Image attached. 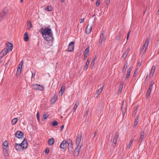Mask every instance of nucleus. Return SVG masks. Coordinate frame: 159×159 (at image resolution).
<instances>
[{
  "label": "nucleus",
  "mask_w": 159,
  "mask_h": 159,
  "mask_svg": "<svg viewBox=\"0 0 159 159\" xmlns=\"http://www.w3.org/2000/svg\"><path fill=\"white\" fill-rule=\"evenodd\" d=\"M41 32L44 39L49 43L52 42L53 37L51 29L49 27L42 28L41 29Z\"/></svg>",
  "instance_id": "obj_1"
},
{
  "label": "nucleus",
  "mask_w": 159,
  "mask_h": 159,
  "mask_svg": "<svg viewBox=\"0 0 159 159\" xmlns=\"http://www.w3.org/2000/svg\"><path fill=\"white\" fill-rule=\"evenodd\" d=\"M28 146V143L26 140L24 139L20 144L15 143L14 147L16 150L19 152H22Z\"/></svg>",
  "instance_id": "obj_2"
},
{
  "label": "nucleus",
  "mask_w": 159,
  "mask_h": 159,
  "mask_svg": "<svg viewBox=\"0 0 159 159\" xmlns=\"http://www.w3.org/2000/svg\"><path fill=\"white\" fill-rule=\"evenodd\" d=\"M13 48V44L9 43L7 44V48L4 49L0 53V58H2L4 56L6 55L9 51H11Z\"/></svg>",
  "instance_id": "obj_3"
},
{
  "label": "nucleus",
  "mask_w": 159,
  "mask_h": 159,
  "mask_svg": "<svg viewBox=\"0 0 159 159\" xmlns=\"http://www.w3.org/2000/svg\"><path fill=\"white\" fill-rule=\"evenodd\" d=\"M32 87L33 89L37 90L43 91L44 89L43 86L38 84H33Z\"/></svg>",
  "instance_id": "obj_4"
},
{
  "label": "nucleus",
  "mask_w": 159,
  "mask_h": 159,
  "mask_svg": "<svg viewBox=\"0 0 159 159\" xmlns=\"http://www.w3.org/2000/svg\"><path fill=\"white\" fill-rule=\"evenodd\" d=\"M149 41L147 39L145 41L143 47L142 49L141 52H143V53H144L147 50V49L148 48V46L149 44Z\"/></svg>",
  "instance_id": "obj_5"
},
{
  "label": "nucleus",
  "mask_w": 159,
  "mask_h": 159,
  "mask_svg": "<svg viewBox=\"0 0 159 159\" xmlns=\"http://www.w3.org/2000/svg\"><path fill=\"white\" fill-rule=\"evenodd\" d=\"M23 64V61H22L19 64L18 67L17 68V74L19 75H20L21 71V68Z\"/></svg>",
  "instance_id": "obj_6"
},
{
  "label": "nucleus",
  "mask_w": 159,
  "mask_h": 159,
  "mask_svg": "<svg viewBox=\"0 0 159 159\" xmlns=\"http://www.w3.org/2000/svg\"><path fill=\"white\" fill-rule=\"evenodd\" d=\"M15 136L18 139H21L24 136V133L21 131H17L15 134Z\"/></svg>",
  "instance_id": "obj_7"
},
{
  "label": "nucleus",
  "mask_w": 159,
  "mask_h": 159,
  "mask_svg": "<svg viewBox=\"0 0 159 159\" xmlns=\"http://www.w3.org/2000/svg\"><path fill=\"white\" fill-rule=\"evenodd\" d=\"M75 42H71L69 45L67 51L68 52H72L74 50V45Z\"/></svg>",
  "instance_id": "obj_8"
},
{
  "label": "nucleus",
  "mask_w": 159,
  "mask_h": 159,
  "mask_svg": "<svg viewBox=\"0 0 159 159\" xmlns=\"http://www.w3.org/2000/svg\"><path fill=\"white\" fill-rule=\"evenodd\" d=\"M82 147V145H77V148L75 149V151L74 152L75 155V156H78L80 150Z\"/></svg>",
  "instance_id": "obj_9"
},
{
  "label": "nucleus",
  "mask_w": 159,
  "mask_h": 159,
  "mask_svg": "<svg viewBox=\"0 0 159 159\" xmlns=\"http://www.w3.org/2000/svg\"><path fill=\"white\" fill-rule=\"evenodd\" d=\"M119 137V134H118V133H116L114 139L113 140V143L114 145H115V146H114V147L116 146L117 142V139H118Z\"/></svg>",
  "instance_id": "obj_10"
},
{
  "label": "nucleus",
  "mask_w": 159,
  "mask_h": 159,
  "mask_svg": "<svg viewBox=\"0 0 159 159\" xmlns=\"http://www.w3.org/2000/svg\"><path fill=\"white\" fill-rule=\"evenodd\" d=\"M81 139V135L80 134H79L77 136L76 141V143L77 145H82L80 144V142Z\"/></svg>",
  "instance_id": "obj_11"
},
{
  "label": "nucleus",
  "mask_w": 159,
  "mask_h": 159,
  "mask_svg": "<svg viewBox=\"0 0 159 159\" xmlns=\"http://www.w3.org/2000/svg\"><path fill=\"white\" fill-rule=\"evenodd\" d=\"M8 151H9V148H3V152L4 155V156L5 157H8L9 154H8Z\"/></svg>",
  "instance_id": "obj_12"
},
{
  "label": "nucleus",
  "mask_w": 159,
  "mask_h": 159,
  "mask_svg": "<svg viewBox=\"0 0 159 159\" xmlns=\"http://www.w3.org/2000/svg\"><path fill=\"white\" fill-rule=\"evenodd\" d=\"M66 141L64 140L61 143L60 147L63 149H65L66 148Z\"/></svg>",
  "instance_id": "obj_13"
},
{
  "label": "nucleus",
  "mask_w": 159,
  "mask_h": 159,
  "mask_svg": "<svg viewBox=\"0 0 159 159\" xmlns=\"http://www.w3.org/2000/svg\"><path fill=\"white\" fill-rule=\"evenodd\" d=\"M155 66H153L151 68V72L149 74V76L150 77H152L153 75L154 72L155 70Z\"/></svg>",
  "instance_id": "obj_14"
},
{
  "label": "nucleus",
  "mask_w": 159,
  "mask_h": 159,
  "mask_svg": "<svg viewBox=\"0 0 159 159\" xmlns=\"http://www.w3.org/2000/svg\"><path fill=\"white\" fill-rule=\"evenodd\" d=\"M92 27L91 26H89L88 25L86 27V29L85 30V32L86 33L88 34H89L90 33L92 30Z\"/></svg>",
  "instance_id": "obj_15"
},
{
  "label": "nucleus",
  "mask_w": 159,
  "mask_h": 159,
  "mask_svg": "<svg viewBox=\"0 0 159 159\" xmlns=\"http://www.w3.org/2000/svg\"><path fill=\"white\" fill-rule=\"evenodd\" d=\"M100 85V88L97 91V93L98 94L97 96H98L100 94L102 91L103 88V84H101Z\"/></svg>",
  "instance_id": "obj_16"
},
{
  "label": "nucleus",
  "mask_w": 159,
  "mask_h": 159,
  "mask_svg": "<svg viewBox=\"0 0 159 159\" xmlns=\"http://www.w3.org/2000/svg\"><path fill=\"white\" fill-rule=\"evenodd\" d=\"M123 85H124V83L123 82L121 83V84H120V85L119 86V89H118V92L117 93L118 95H119L121 91L122 90Z\"/></svg>",
  "instance_id": "obj_17"
},
{
  "label": "nucleus",
  "mask_w": 159,
  "mask_h": 159,
  "mask_svg": "<svg viewBox=\"0 0 159 159\" xmlns=\"http://www.w3.org/2000/svg\"><path fill=\"white\" fill-rule=\"evenodd\" d=\"M144 135V131H142L141 132L140 134V137L139 142L141 143L142 142V140L143 139Z\"/></svg>",
  "instance_id": "obj_18"
},
{
  "label": "nucleus",
  "mask_w": 159,
  "mask_h": 159,
  "mask_svg": "<svg viewBox=\"0 0 159 159\" xmlns=\"http://www.w3.org/2000/svg\"><path fill=\"white\" fill-rule=\"evenodd\" d=\"M65 88V86L64 85H62L61 90L59 92V94L60 95H61V96H62V94L63 93L64 90Z\"/></svg>",
  "instance_id": "obj_19"
},
{
  "label": "nucleus",
  "mask_w": 159,
  "mask_h": 159,
  "mask_svg": "<svg viewBox=\"0 0 159 159\" xmlns=\"http://www.w3.org/2000/svg\"><path fill=\"white\" fill-rule=\"evenodd\" d=\"M55 142L54 139L53 138L50 139L48 141V143L49 145H52Z\"/></svg>",
  "instance_id": "obj_20"
},
{
  "label": "nucleus",
  "mask_w": 159,
  "mask_h": 159,
  "mask_svg": "<svg viewBox=\"0 0 159 159\" xmlns=\"http://www.w3.org/2000/svg\"><path fill=\"white\" fill-rule=\"evenodd\" d=\"M132 69V67H130L129 69L127 70V74L126 77V79L128 78L130 74V72Z\"/></svg>",
  "instance_id": "obj_21"
},
{
  "label": "nucleus",
  "mask_w": 159,
  "mask_h": 159,
  "mask_svg": "<svg viewBox=\"0 0 159 159\" xmlns=\"http://www.w3.org/2000/svg\"><path fill=\"white\" fill-rule=\"evenodd\" d=\"M129 49L128 48L125 51L124 54L123 55L122 57L124 59H125L127 57V55L129 53Z\"/></svg>",
  "instance_id": "obj_22"
},
{
  "label": "nucleus",
  "mask_w": 159,
  "mask_h": 159,
  "mask_svg": "<svg viewBox=\"0 0 159 159\" xmlns=\"http://www.w3.org/2000/svg\"><path fill=\"white\" fill-rule=\"evenodd\" d=\"M152 88V85H150L149 88L148 89V91L147 93V96H149L150 95Z\"/></svg>",
  "instance_id": "obj_23"
},
{
  "label": "nucleus",
  "mask_w": 159,
  "mask_h": 159,
  "mask_svg": "<svg viewBox=\"0 0 159 159\" xmlns=\"http://www.w3.org/2000/svg\"><path fill=\"white\" fill-rule=\"evenodd\" d=\"M3 148H9V145H8V142L7 141H5L3 143Z\"/></svg>",
  "instance_id": "obj_24"
},
{
  "label": "nucleus",
  "mask_w": 159,
  "mask_h": 159,
  "mask_svg": "<svg viewBox=\"0 0 159 159\" xmlns=\"http://www.w3.org/2000/svg\"><path fill=\"white\" fill-rule=\"evenodd\" d=\"M29 35L27 32H25V34L24 40L25 42L29 41Z\"/></svg>",
  "instance_id": "obj_25"
},
{
  "label": "nucleus",
  "mask_w": 159,
  "mask_h": 159,
  "mask_svg": "<svg viewBox=\"0 0 159 159\" xmlns=\"http://www.w3.org/2000/svg\"><path fill=\"white\" fill-rule=\"evenodd\" d=\"M7 11L6 9L3 10L2 12L0 13V14L1 15L3 16L4 17V16L6 15L7 13Z\"/></svg>",
  "instance_id": "obj_26"
},
{
  "label": "nucleus",
  "mask_w": 159,
  "mask_h": 159,
  "mask_svg": "<svg viewBox=\"0 0 159 159\" xmlns=\"http://www.w3.org/2000/svg\"><path fill=\"white\" fill-rule=\"evenodd\" d=\"M52 10V7L50 6H48L46 7L45 9V10L48 11H51Z\"/></svg>",
  "instance_id": "obj_27"
},
{
  "label": "nucleus",
  "mask_w": 159,
  "mask_h": 159,
  "mask_svg": "<svg viewBox=\"0 0 159 159\" xmlns=\"http://www.w3.org/2000/svg\"><path fill=\"white\" fill-rule=\"evenodd\" d=\"M104 32L102 33L100 35V37L99 40V42L101 43H102V41L104 38Z\"/></svg>",
  "instance_id": "obj_28"
},
{
  "label": "nucleus",
  "mask_w": 159,
  "mask_h": 159,
  "mask_svg": "<svg viewBox=\"0 0 159 159\" xmlns=\"http://www.w3.org/2000/svg\"><path fill=\"white\" fill-rule=\"evenodd\" d=\"M79 104V101H77L76 102L75 105L74 106V112H75Z\"/></svg>",
  "instance_id": "obj_29"
},
{
  "label": "nucleus",
  "mask_w": 159,
  "mask_h": 159,
  "mask_svg": "<svg viewBox=\"0 0 159 159\" xmlns=\"http://www.w3.org/2000/svg\"><path fill=\"white\" fill-rule=\"evenodd\" d=\"M127 62H125L122 70L123 72H125V71L126 68L127 67Z\"/></svg>",
  "instance_id": "obj_30"
},
{
  "label": "nucleus",
  "mask_w": 159,
  "mask_h": 159,
  "mask_svg": "<svg viewBox=\"0 0 159 159\" xmlns=\"http://www.w3.org/2000/svg\"><path fill=\"white\" fill-rule=\"evenodd\" d=\"M133 139H131L130 142H129V143L127 147V148L129 149L130 148L131 145L133 144Z\"/></svg>",
  "instance_id": "obj_31"
},
{
  "label": "nucleus",
  "mask_w": 159,
  "mask_h": 159,
  "mask_svg": "<svg viewBox=\"0 0 159 159\" xmlns=\"http://www.w3.org/2000/svg\"><path fill=\"white\" fill-rule=\"evenodd\" d=\"M67 143L69 145H70L73 148V145L72 141L70 139H69L67 140Z\"/></svg>",
  "instance_id": "obj_32"
},
{
  "label": "nucleus",
  "mask_w": 159,
  "mask_h": 159,
  "mask_svg": "<svg viewBox=\"0 0 159 159\" xmlns=\"http://www.w3.org/2000/svg\"><path fill=\"white\" fill-rule=\"evenodd\" d=\"M32 27V25L31 22L29 21L27 24V29L28 30H30Z\"/></svg>",
  "instance_id": "obj_33"
},
{
  "label": "nucleus",
  "mask_w": 159,
  "mask_h": 159,
  "mask_svg": "<svg viewBox=\"0 0 159 159\" xmlns=\"http://www.w3.org/2000/svg\"><path fill=\"white\" fill-rule=\"evenodd\" d=\"M18 120L17 118H15L13 119L11 123L13 125H15L17 122Z\"/></svg>",
  "instance_id": "obj_34"
},
{
  "label": "nucleus",
  "mask_w": 159,
  "mask_h": 159,
  "mask_svg": "<svg viewBox=\"0 0 159 159\" xmlns=\"http://www.w3.org/2000/svg\"><path fill=\"white\" fill-rule=\"evenodd\" d=\"M57 100V97L56 96H54L52 98L51 100V102L52 103H54Z\"/></svg>",
  "instance_id": "obj_35"
},
{
  "label": "nucleus",
  "mask_w": 159,
  "mask_h": 159,
  "mask_svg": "<svg viewBox=\"0 0 159 159\" xmlns=\"http://www.w3.org/2000/svg\"><path fill=\"white\" fill-rule=\"evenodd\" d=\"M139 118V117L138 116L137 117V119L135 120L134 123V126H135L137 125V123H138V120Z\"/></svg>",
  "instance_id": "obj_36"
},
{
  "label": "nucleus",
  "mask_w": 159,
  "mask_h": 159,
  "mask_svg": "<svg viewBox=\"0 0 159 159\" xmlns=\"http://www.w3.org/2000/svg\"><path fill=\"white\" fill-rule=\"evenodd\" d=\"M89 51V47L86 48L85 50L84 53L88 54Z\"/></svg>",
  "instance_id": "obj_37"
},
{
  "label": "nucleus",
  "mask_w": 159,
  "mask_h": 159,
  "mask_svg": "<svg viewBox=\"0 0 159 159\" xmlns=\"http://www.w3.org/2000/svg\"><path fill=\"white\" fill-rule=\"evenodd\" d=\"M95 60H93L91 62V65H90V66L91 67H93L94 66V62H95Z\"/></svg>",
  "instance_id": "obj_38"
},
{
  "label": "nucleus",
  "mask_w": 159,
  "mask_h": 159,
  "mask_svg": "<svg viewBox=\"0 0 159 159\" xmlns=\"http://www.w3.org/2000/svg\"><path fill=\"white\" fill-rule=\"evenodd\" d=\"M58 125V122L56 121H54L52 123V125L53 126H55Z\"/></svg>",
  "instance_id": "obj_39"
},
{
  "label": "nucleus",
  "mask_w": 159,
  "mask_h": 159,
  "mask_svg": "<svg viewBox=\"0 0 159 159\" xmlns=\"http://www.w3.org/2000/svg\"><path fill=\"white\" fill-rule=\"evenodd\" d=\"M48 116V115L47 114H45L43 115V118L45 120H46Z\"/></svg>",
  "instance_id": "obj_40"
},
{
  "label": "nucleus",
  "mask_w": 159,
  "mask_h": 159,
  "mask_svg": "<svg viewBox=\"0 0 159 159\" xmlns=\"http://www.w3.org/2000/svg\"><path fill=\"white\" fill-rule=\"evenodd\" d=\"M90 62V60L88 59L86 62V66H88Z\"/></svg>",
  "instance_id": "obj_41"
},
{
  "label": "nucleus",
  "mask_w": 159,
  "mask_h": 159,
  "mask_svg": "<svg viewBox=\"0 0 159 159\" xmlns=\"http://www.w3.org/2000/svg\"><path fill=\"white\" fill-rule=\"evenodd\" d=\"M49 151V148H47L45 150V153L48 154Z\"/></svg>",
  "instance_id": "obj_42"
},
{
  "label": "nucleus",
  "mask_w": 159,
  "mask_h": 159,
  "mask_svg": "<svg viewBox=\"0 0 159 159\" xmlns=\"http://www.w3.org/2000/svg\"><path fill=\"white\" fill-rule=\"evenodd\" d=\"M100 3L99 1H97L96 3V6H98L100 4Z\"/></svg>",
  "instance_id": "obj_43"
},
{
  "label": "nucleus",
  "mask_w": 159,
  "mask_h": 159,
  "mask_svg": "<svg viewBox=\"0 0 159 159\" xmlns=\"http://www.w3.org/2000/svg\"><path fill=\"white\" fill-rule=\"evenodd\" d=\"M4 18V17L0 14V21H2Z\"/></svg>",
  "instance_id": "obj_44"
},
{
  "label": "nucleus",
  "mask_w": 159,
  "mask_h": 159,
  "mask_svg": "<svg viewBox=\"0 0 159 159\" xmlns=\"http://www.w3.org/2000/svg\"><path fill=\"white\" fill-rule=\"evenodd\" d=\"M36 116L38 119V120L39 121V112H38V113H37V114L36 115Z\"/></svg>",
  "instance_id": "obj_45"
},
{
  "label": "nucleus",
  "mask_w": 159,
  "mask_h": 159,
  "mask_svg": "<svg viewBox=\"0 0 159 159\" xmlns=\"http://www.w3.org/2000/svg\"><path fill=\"white\" fill-rule=\"evenodd\" d=\"M84 18L82 19H80V23H82L84 22Z\"/></svg>",
  "instance_id": "obj_46"
},
{
  "label": "nucleus",
  "mask_w": 159,
  "mask_h": 159,
  "mask_svg": "<svg viewBox=\"0 0 159 159\" xmlns=\"http://www.w3.org/2000/svg\"><path fill=\"white\" fill-rule=\"evenodd\" d=\"M116 39L117 40H119L120 39V37L119 36H117Z\"/></svg>",
  "instance_id": "obj_47"
},
{
  "label": "nucleus",
  "mask_w": 159,
  "mask_h": 159,
  "mask_svg": "<svg viewBox=\"0 0 159 159\" xmlns=\"http://www.w3.org/2000/svg\"><path fill=\"white\" fill-rule=\"evenodd\" d=\"M129 33H130V32H129L127 34V40H128V38H129Z\"/></svg>",
  "instance_id": "obj_48"
},
{
  "label": "nucleus",
  "mask_w": 159,
  "mask_h": 159,
  "mask_svg": "<svg viewBox=\"0 0 159 159\" xmlns=\"http://www.w3.org/2000/svg\"><path fill=\"white\" fill-rule=\"evenodd\" d=\"M64 125H62L61 126V130H62L64 128Z\"/></svg>",
  "instance_id": "obj_49"
},
{
  "label": "nucleus",
  "mask_w": 159,
  "mask_h": 159,
  "mask_svg": "<svg viewBox=\"0 0 159 159\" xmlns=\"http://www.w3.org/2000/svg\"><path fill=\"white\" fill-rule=\"evenodd\" d=\"M88 111H87L85 113V115L84 116H87V115H88Z\"/></svg>",
  "instance_id": "obj_50"
},
{
  "label": "nucleus",
  "mask_w": 159,
  "mask_h": 159,
  "mask_svg": "<svg viewBox=\"0 0 159 159\" xmlns=\"http://www.w3.org/2000/svg\"><path fill=\"white\" fill-rule=\"evenodd\" d=\"M87 54H86L85 53H84V56L85 57H86L87 56Z\"/></svg>",
  "instance_id": "obj_51"
},
{
  "label": "nucleus",
  "mask_w": 159,
  "mask_h": 159,
  "mask_svg": "<svg viewBox=\"0 0 159 159\" xmlns=\"http://www.w3.org/2000/svg\"><path fill=\"white\" fill-rule=\"evenodd\" d=\"M88 66H86V65H85V66L84 67V68L86 69V70H87L88 68Z\"/></svg>",
  "instance_id": "obj_52"
},
{
  "label": "nucleus",
  "mask_w": 159,
  "mask_h": 159,
  "mask_svg": "<svg viewBox=\"0 0 159 159\" xmlns=\"http://www.w3.org/2000/svg\"><path fill=\"white\" fill-rule=\"evenodd\" d=\"M154 84V82H152L151 83V84H150V85H152H152Z\"/></svg>",
  "instance_id": "obj_53"
},
{
  "label": "nucleus",
  "mask_w": 159,
  "mask_h": 159,
  "mask_svg": "<svg viewBox=\"0 0 159 159\" xmlns=\"http://www.w3.org/2000/svg\"><path fill=\"white\" fill-rule=\"evenodd\" d=\"M64 1H65V0H61V2H64Z\"/></svg>",
  "instance_id": "obj_54"
},
{
  "label": "nucleus",
  "mask_w": 159,
  "mask_h": 159,
  "mask_svg": "<svg viewBox=\"0 0 159 159\" xmlns=\"http://www.w3.org/2000/svg\"><path fill=\"white\" fill-rule=\"evenodd\" d=\"M136 75V72H135L134 76Z\"/></svg>",
  "instance_id": "obj_55"
},
{
  "label": "nucleus",
  "mask_w": 159,
  "mask_h": 159,
  "mask_svg": "<svg viewBox=\"0 0 159 159\" xmlns=\"http://www.w3.org/2000/svg\"><path fill=\"white\" fill-rule=\"evenodd\" d=\"M96 132H95V136L96 135Z\"/></svg>",
  "instance_id": "obj_56"
},
{
  "label": "nucleus",
  "mask_w": 159,
  "mask_h": 159,
  "mask_svg": "<svg viewBox=\"0 0 159 159\" xmlns=\"http://www.w3.org/2000/svg\"><path fill=\"white\" fill-rule=\"evenodd\" d=\"M134 112H136L135 111V110L134 111Z\"/></svg>",
  "instance_id": "obj_57"
},
{
  "label": "nucleus",
  "mask_w": 159,
  "mask_h": 159,
  "mask_svg": "<svg viewBox=\"0 0 159 159\" xmlns=\"http://www.w3.org/2000/svg\"><path fill=\"white\" fill-rule=\"evenodd\" d=\"M7 63L6 64V65H5V66H6V65H7Z\"/></svg>",
  "instance_id": "obj_58"
},
{
  "label": "nucleus",
  "mask_w": 159,
  "mask_h": 159,
  "mask_svg": "<svg viewBox=\"0 0 159 159\" xmlns=\"http://www.w3.org/2000/svg\"><path fill=\"white\" fill-rule=\"evenodd\" d=\"M21 2H22L23 1V0H21Z\"/></svg>",
  "instance_id": "obj_59"
},
{
  "label": "nucleus",
  "mask_w": 159,
  "mask_h": 159,
  "mask_svg": "<svg viewBox=\"0 0 159 159\" xmlns=\"http://www.w3.org/2000/svg\"><path fill=\"white\" fill-rule=\"evenodd\" d=\"M92 1H93L94 0H92Z\"/></svg>",
  "instance_id": "obj_60"
}]
</instances>
